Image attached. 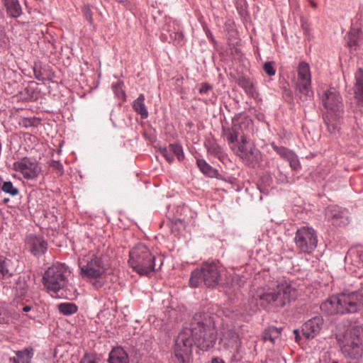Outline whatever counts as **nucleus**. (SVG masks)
Returning a JSON list of instances; mask_svg holds the SVG:
<instances>
[{
    "mask_svg": "<svg viewBox=\"0 0 363 363\" xmlns=\"http://www.w3.org/2000/svg\"><path fill=\"white\" fill-rule=\"evenodd\" d=\"M190 334L184 331L175 339L173 352L178 363H190L193 344L203 351L212 348L217 340V330L213 318L208 313H196L189 327Z\"/></svg>",
    "mask_w": 363,
    "mask_h": 363,
    "instance_id": "obj_1",
    "label": "nucleus"
},
{
    "mask_svg": "<svg viewBox=\"0 0 363 363\" xmlns=\"http://www.w3.org/2000/svg\"><path fill=\"white\" fill-rule=\"evenodd\" d=\"M363 307V288L352 292H342L329 297L320 306L327 315L354 313Z\"/></svg>",
    "mask_w": 363,
    "mask_h": 363,
    "instance_id": "obj_2",
    "label": "nucleus"
},
{
    "mask_svg": "<svg viewBox=\"0 0 363 363\" xmlns=\"http://www.w3.org/2000/svg\"><path fill=\"white\" fill-rule=\"evenodd\" d=\"M296 298V290L286 280L277 281L276 288L257 295L255 300L267 311H277Z\"/></svg>",
    "mask_w": 363,
    "mask_h": 363,
    "instance_id": "obj_3",
    "label": "nucleus"
},
{
    "mask_svg": "<svg viewBox=\"0 0 363 363\" xmlns=\"http://www.w3.org/2000/svg\"><path fill=\"white\" fill-rule=\"evenodd\" d=\"M322 101L327 110L323 115L327 130L330 134H336L340 129L344 113L342 96L338 91L331 87L323 92Z\"/></svg>",
    "mask_w": 363,
    "mask_h": 363,
    "instance_id": "obj_4",
    "label": "nucleus"
},
{
    "mask_svg": "<svg viewBox=\"0 0 363 363\" xmlns=\"http://www.w3.org/2000/svg\"><path fill=\"white\" fill-rule=\"evenodd\" d=\"M128 263L140 276L150 277L152 272L160 269L163 258H157L145 245L139 243L130 250Z\"/></svg>",
    "mask_w": 363,
    "mask_h": 363,
    "instance_id": "obj_5",
    "label": "nucleus"
},
{
    "mask_svg": "<svg viewBox=\"0 0 363 363\" xmlns=\"http://www.w3.org/2000/svg\"><path fill=\"white\" fill-rule=\"evenodd\" d=\"M80 276L85 279L92 281L96 289H101L104 285L103 275L107 271L108 264L103 255L88 254L79 260Z\"/></svg>",
    "mask_w": 363,
    "mask_h": 363,
    "instance_id": "obj_6",
    "label": "nucleus"
},
{
    "mask_svg": "<svg viewBox=\"0 0 363 363\" xmlns=\"http://www.w3.org/2000/svg\"><path fill=\"white\" fill-rule=\"evenodd\" d=\"M220 269L218 262H203L199 269L191 272L189 286L191 288H197L203 283L207 288H216L220 284L222 279Z\"/></svg>",
    "mask_w": 363,
    "mask_h": 363,
    "instance_id": "obj_7",
    "label": "nucleus"
},
{
    "mask_svg": "<svg viewBox=\"0 0 363 363\" xmlns=\"http://www.w3.org/2000/svg\"><path fill=\"white\" fill-rule=\"evenodd\" d=\"M70 274L69 267L65 264H54L45 272L43 277V284L48 290L57 293L66 286Z\"/></svg>",
    "mask_w": 363,
    "mask_h": 363,
    "instance_id": "obj_8",
    "label": "nucleus"
},
{
    "mask_svg": "<svg viewBox=\"0 0 363 363\" xmlns=\"http://www.w3.org/2000/svg\"><path fill=\"white\" fill-rule=\"evenodd\" d=\"M358 332L357 328H352L350 338L341 347L342 353L348 363H359L362 357L363 346Z\"/></svg>",
    "mask_w": 363,
    "mask_h": 363,
    "instance_id": "obj_9",
    "label": "nucleus"
},
{
    "mask_svg": "<svg viewBox=\"0 0 363 363\" xmlns=\"http://www.w3.org/2000/svg\"><path fill=\"white\" fill-rule=\"evenodd\" d=\"M294 242L296 247L301 252L311 254L317 247L318 238L316 232L311 227H301L296 232Z\"/></svg>",
    "mask_w": 363,
    "mask_h": 363,
    "instance_id": "obj_10",
    "label": "nucleus"
},
{
    "mask_svg": "<svg viewBox=\"0 0 363 363\" xmlns=\"http://www.w3.org/2000/svg\"><path fill=\"white\" fill-rule=\"evenodd\" d=\"M297 87L300 93V99L303 101L308 100L313 96L311 90V75L309 65L303 61L298 64V68Z\"/></svg>",
    "mask_w": 363,
    "mask_h": 363,
    "instance_id": "obj_11",
    "label": "nucleus"
},
{
    "mask_svg": "<svg viewBox=\"0 0 363 363\" xmlns=\"http://www.w3.org/2000/svg\"><path fill=\"white\" fill-rule=\"evenodd\" d=\"M13 165L14 170L20 172L26 179H35L41 172L40 164L31 157H23Z\"/></svg>",
    "mask_w": 363,
    "mask_h": 363,
    "instance_id": "obj_12",
    "label": "nucleus"
},
{
    "mask_svg": "<svg viewBox=\"0 0 363 363\" xmlns=\"http://www.w3.org/2000/svg\"><path fill=\"white\" fill-rule=\"evenodd\" d=\"M246 122L238 114L232 118L230 127L222 126V136L225 138L228 144H234L239 138L242 139V136H246L243 132V128L247 127Z\"/></svg>",
    "mask_w": 363,
    "mask_h": 363,
    "instance_id": "obj_13",
    "label": "nucleus"
},
{
    "mask_svg": "<svg viewBox=\"0 0 363 363\" xmlns=\"http://www.w3.org/2000/svg\"><path fill=\"white\" fill-rule=\"evenodd\" d=\"M48 245V242L42 235L30 234L26 238V248L37 258L45 254Z\"/></svg>",
    "mask_w": 363,
    "mask_h": 363,
    "instance_id": "obj_14",
    "label": "nucleus"
},
{
    "mask_svg": "<svg viewBox=\"0 0 363 363\" xmlns=\"http://www.w3.org/2000/svg\"><path fill=\"white\" fill-rule=\"evenodd\" d=\"M325 216L328 221L335 226L342 227L348 223L347 211L339 206H330L326 211Z\"/></svg>",
    "mask_w": 363,
    "mask_h": 363,
    "instance_id": "obj_15",
    "label": "nucleus"
},
{
    "mask_svg": "<svg viewBox=\"0 0 363 363\" xmlns=\"http://www.w3.org/2000/svg\"><path fill=\"white\" fill-rule=\"evenodd\" d=\"M220 344L225 350L235 349L237 353L241 347L239 335L234 329H223Z\"/></svg>",
    "mask_w": 363,
    "mask_h": 363,
    "instance_id": "obj_16",
    "label": "nucleus"
},
{
    "mask_svg": "<svg viewBox=\"0 0 363 363\" xmlns=\"http://www.w3.org/2000/svg\"><path fill=\"white\" fill-rule=\"evenodd\" d=\"M323 325V318L321 316H315L301 326V333L306 339H313L320 331Z\"/></svg>",
    "mask_w": 363,
    "mask_h": 363,
    "instance_id": "obj_17",
    "label": "nucleus"
},
{
    "mask_svg": "<svg viewBox=\"0 0 363 363\" xmlns=\"http://www.w3.org/2000/svg\"><path fill=\"white\" fill-rule=\"evenodd\" d=\"M18 260L0 255V279L10 278L16 272Z\"/></svg>",
    "mask_w": 363,
    "mask_h": 363,
    "instance_id": "obj_18",
    "label": "nucleus"
},
{
    "mask_svg": "<svg viewBox=\"0 0 363 363\" xmlns=\"http://www.w3.org/2000/svg\"><path fill=\"white\" fill-rule=\"evenodd\" d=\"M240 159L244 162L245 165L251 168H255L261 164L262 154L255 146H250L249 150L244 155L242 154Z\"/></svg>",
    "mask_w": 363,
    "mask_h": 363,
    "instance_id": "obj_19",
    "label": "nucleus"
},
{
    "mask_svg": "<svg viewBox=\"0 0 363 363\" xmlns=\"http://www.w3.org/2000/svg\"><path fill=\"white\" fill-rule=\"evenodd\" d=\"M347 40V46L349 48L350 52L353 53L360 46L362 42V32L360 28H352L345 36Z\"/></svg>",
    "mask_w": 363,
    "mask_h": 363,
    "instance_id": "obj_20",
    "label": "nucleus"
},
{
    "mask_svg": "<svg viewBox=\"0 0 363 363\" xmlns=\"http://www.w3.org/2000/svg\"><path fill=\"white\" fill-rule=\"evenodd\" d=\"M28 280V276H20L18 277L13 286L15 299L21 301L28 296L29 290Z\"/></svg>",
    "mask_w": 363,
    "mask_h": 363,
    "instance_id": "obj_21",
    "label": "nucleus"
},
{
    "mask_svg": "<svg viewBox=\"0 0 363 363\" xmlns=\"http://www.w3.org/2000/svg\"><path fill=\"white\" fill-rule=\"evenodd\" d=\"M7 14L13 18L20 17L22 13V8L18 0H1Z\"/></svg>",
    "mask_w": 363,
    "mask_h": 363,
    "instance_id": "obj_22",
    "label": "nucleus"
},
{
    "mask_svg": "<svg viewBox=\"0 0 363 363\" xmlns=\"http://www.w3.org/2000/svg\"><path fill=\"white\" fill-rule=\"evenodd\" d=\"M236 82L242 89H244L247 95L254 97L257 94L255 84L249 77L243 74H240L236 80Z\"/></svg>",
    "mask_w": 363,
    "mask_h": 363,
    "instance_id": "obj_23",
    "label": "nucleus"
},
{
    "mask_svg": "<svg viewBox=\"0 0 363 363\" xmlns=\"http://www.w3.org/2000/svg\"><path fill=\"white\" fill-rule=\"evenodd\" d=\"M108 363H128V356L121 347L113 348L109 353Z\"/></svg>",
    "mask_w": 363,
    "mask_h": 363,
    "instance_id": "obj_24",
    "label": "nucleus"
},
{
    "mask_svg": "<svg viewBox=\"0 0 363 363\" xmlns=\"http://www.w3.org/2000/svg\"><path fill=\"white\" fill-rule=\"evenodd\" d=\"M205 146L208 154L218 157L220 161H223L225 158L226 155L223 148L216 143L215 139L208 140L205 143Z\"/></svg>",
    "mask_w": 363,
    "mask_h": 363,
    "instance_id": "obj_25",
    "label": "nucleus"
},
{
    "mask_svg": "<svg viewBox=\"0 0 363 363\" xmlns=\"http://www.w3.org/2000/svg\"><path fill=\"white\" fill-rule=\"evenodd\" d=\"M133 109L140 116L142 119H146L148 117V111L145 105V96L140 94L138 97L133 101L132 104Z\"/></svg>",
    "mask_w": 363,
    "mask_h": 363,
    "instance_id": "obj_26",
    "label": "nucleus"
},
{
    "mask_svg": "<svg viewBox=\"0 0 363 363\" xmlns=\"http://www.w3.org/2000/svg\"><path fill=\"white\" fill-rule=\"evenodd\" d=\"M232 149V150L235 153L237 156L240 158L242 155L245 154L247 150H249L250 147H248V140L247 136H242V139L238 140V142L234 144H228Z\"/></svg>",
    "mask_w": 363,
    "mask_h": 363,
    "instance_id": "obj_27",
    "label": "nucleus"
},
{
    "mask_svg": "<svg viewBox=\"0 0 363 363\" xmlns=\"http://www.w3.org/2000/svg\"><path fill=\"white\" fill-rule=\"evenodd\" d=\"M196 164L201 172L207 177L213 178L218 174V170L212 167L203 159H197Z\"/></svg>",
    "mask_w": 363,
    "mask_h": 363,
    "instance_id": "obj_28",
    "label": "nucleus"
},
{
    "mask_svg": "<svg viewBox=\"0 0 363 363\" xmlns=\"http://www.w3.org/2000/svg\"><path fill=\"white\" fill-rule=\"evenodd\" d=\"M282 330L281 328H277L274 326H270L266 328L262 334V337L264 341H270L274 343L275 340L277 339L281 335Z\"/></svg>",
    "mask_w": 363,
    "mask_h": 363,
    "instance_id": "obj_29",
    "label": "nucleus"
},
{
    "mask_svg": "<svg viewBox=\"0 0 363 363\" xmlns=\"http://www.w3.org/2000/svg\"><path fill=\"white\" fill-rule=\"evenodd\" d=\"M59 312L64 315H71L78 311L77 306L71 302L61 303L57 305Z\"/></svg>",
    "mask_w": 363,
    "mask_h": 363,
    "instance_id": "obj_30",
    "label": "nucleus"
},
{
    "mask_svg": "<svg viewBox=\"0 0 363 363\" xmlns=\"http://www.w3.org/2000/svg\"><path fill=\"white\" fill-rule=\"evenodd\" d=\"M32 350L25 349L23 351L16 352V358L13 357V363H29V360L32 358Z\"/></svg>",
    "mask_w": 363,
    "mask_h": 363,
    "instance_id": "obj_31",
    "label": "nucleus"
},
{
    "mask_svg": "<svg viewBox=\"0 0 363 363\" xmlns=\"http://www.w3.org/2000/svg\"><path fill=\"white\" fill-rule=\"evenodd\" d=\"M356 94H359V99L363 101V69L359 68L355 73Z\"/></svg>",
    "mask_w": 363,
    "mask_h": 363,
    "instance_id": "obj_32",
    "label": "nucleus"
},
{
    "mask_svg": "<svg viewBox=\"0 0 363 363\" xmlns=\"http://www.w3.org/2000/svg\"><path fill=\"white\" fill-rule=\"evenodd\" d=\"M123 86V82L122 81H118L117 82L112 84V89L115 96L124 102L126 101V94Z\"/></svg>",
    "mask_w": 363,
    "mask_h": 363,
    "instance_id": "obj_33",
    "label": "nucleus"
},
{
    "mask_svg": "<svg viewBox=\"0 0 363 363\" xmlns=\"http://www.w3.org/2000/svg\"><path fill=\"white\" fill-rule=\"evenodd\" d=\"M169 227L172 233L178 234L181 230L185 228L186 222L184 218H173L170 220Z\"/></svg>",
    "mask_w": 363,
    "mask_h": 363,
    "instance_id": "obj_34",
    "label": "nucleus"
},
{
    "mask_svg": "<svg viewBox=\"0 0 363 363\" xmlns=\"http://www.w3.org/2000/svg\"><path fill=\"white\" fill-rule=\"evenodd\" d=\"M2 191L11 196H16L19 194V190L14 186L11 181H4L2 185Z\"/></svg>",
    "mask_w": 363,
    "mask_h": 363,
    "instance_id": "obj_35",
    "label": "nucleus"
},
{
    "mask_svg": "<svg viewBox=\"0 0 363 363\" xmlns=\"http://www.w3.org/2000/svg\"><path fill=\"white\" fill-rule=\"evenodd\" d=\"M33 69L34 77L36 79L42 82H44L47 79H50V76L45 74L46 70L45 69H43L40 65L35 63Z\"/></svg>",
    "mask_w": 363,
    "mask_h": 363,
    "instance_id": "obj_36",
    "label": "nucleus"
},
{
    "mask_svg": "<svg viewBox=\"0 0 363 363\" xmlns=\"http://www.w3.org/2000/svg\"><path fill=\"white\" fill-rule=\"evenodd\" d=\"M169 145L173 155H175L179 161H182L184 159V154L182 145L180 143H171Z\"/></svg>",
    "mask_w": 363,
    "mask_h": 363,
    "instance_id": "obj_37",
    "label": "nucleus"
},
{
    "mask_svg": "<svg viewBox=\"0 0 363 363\" xmlns=\"http://www.w3.org/2000/svg\"><path fill=\"white\" fill-rule=\"evenodd\" d=\"M271 145L273 150L285 160H287L289 157L293 153V151L289 150L285 147L278 146L274 143H272Z\"/></svg>",
    "mask_w": 363,
    "mask_h": 363,
    "instance_id": "obj_38",
    "label": "nucleus"
},
{
    "mask_svg": "<svg viewBox=\"0 0 363 363\" xmlns=\"http://www.w3.org/2000/svg\"><path fill=\"white\" fill-rule=\"evenodd\" d=\"M159 152L169 163H172L174 160V157L170 150L169 145L168 147H160Z\"/></svg>",
    "mask_w": 363,
    "mask_h": 363,
    "instance_id": "obj_39",
    "label": "nucleus"
},
{
    "mask_svg": "<svg viewBox=\"0 0 363 363\" xmlns=\"http://www.w3.org/2000/svg\"><path fill=\"white\" fill-rule=\"evenodd\" d=\"M170 38L174 40V43H176L178 45L184 44V35L182 33V31L179 30V29L177 30H175L169 34Z\"/></svg>",
    "mask_w": 363,
    "mask_h": 363,
    "instance_id": "obj_40",
    "label": "nucleus"
},
{
    "mask_svg": "<svg viewBox=\"0 0 363 363\" xmlns=\"http://www.w3.org/2000/svg\"><path fill=\"white\" fill-rule=\"evenodd\" d=\"M286 160L289 162V165L293 169L298 170L301 169V164L298 156L294 152Z\"/></svg>",
    "mask_w": 363,
    "mask_h": 363,
    "instance_id": "obj_41",
    "label": "nucleus"
},
{
    "mask_svg": "<svg viewBox=\"0 0 363 363\" xmlns=\"http://www.w3.org/2000/svg\"><path fill=\"white\" fill-rule=\"evenodd\" d=\"M263 69L266 74L269 76H274L276 74V69L274 67V62H267L263 65Z\"/></svg>",
    "mask_w": 363,
    "mask_h": 363,
    "instance_id": "obj_42",
    "label": "nucleus"
},
{
    "mask_svg": "<svg viewBox=\"0 0 363 363\" xmlns=\"http://www.w3.org/2000/svg\"><path fill=\"white\" fill-rule=\"evenodd\" d=\"M282 96L284 101L289 104H291L294 101L293 93L291 90L289 88H286V86L283 87Z\"/></svg>",
    "mask_w": 363,
    "mask_h": 363,
    "instance_id": "obj_43",
    "label": "nucleus"
},
{
    "mask_svg": "<svg viewBox=\"0 0 363 363\" xmlns=\"http://www.w3.org/2000/svg\"><path fill=\"white\" fill-rule=\"evenodd\" d=\"M40 123V119L38 118H24L23 125L26 128L37 126Z\"/></svg>",
    "mask_w": 363,
    "mask_h": 363,
    "instance_id": "obj_44",
    "label": "nucleus"
},
{
    "mask_svg": "<svg viewBox=\"0 0 363 363\" xmlns=\"http://www.w3.org/2000/svg\"><path fill=\"white\" fill-rule=\"evenodd\" d=\"M83 13L85 18L87 20V21L89 23L90 25H93L94 20H93V13L90 9V7L89 6H84L83 7Z\"/></svg>",
    "mask_w": 363,
    "mask_h": 363,
    "instance_id": "obj_45",
    "label": "nucleus"
},
{
    "mask_svg": "<svg viewBox=\"0 0 363 363\" xmlns=\"http://www.w3.org/2000/svg\"><path fill=\"white\" fill-rule=\"evenodd\" d=\"M50 167L57 170L60 174L63 173V166L60 161L51 160L50 163Z\"/></svg>",
    "mask_w": 363,
    "mask_h": 363,
    "instance_id": "obj_46",
    "label": "nucleus"
},
{
    "mask_svg": "<svg viewBox=\"0 0 363 363\" xmlns=\"http://www.w3.org/2000/svg\"><path fill=\"white\" fill-rule=\"evenodd\" d=\"M213 86L208 83H203L199 89L201 94H207L208 91H212Z\"/></svg>",
    "mask_w": 363,
    "mask_h": 363,
    "instance_id": "obj_47",
    "label": "nucleus"
},
{
    "mask_svg": "<svg viewBox=\"0 0 363 363\" xmlns=\"http://www.w3.org/2000/svg\"><path fill=\"white\" fill-rule=\"evenodd\" d=\"M7 318L6 310L0 306V323H4Z\"/></svg>",
    "mask_w": 363,
    "mask_h": 363,
    "instance_id": "obj_48",
    "label": "nucleus"
},
{
    "mask_svg": "<svg viewBox=\"0 0 363 363\" xmlns=\"http://www.w3.org/2000/svg\"><path fill=\"white\" fill-rule=\"evenodd\" d=\"M116 1L119 2L120 4H121L123 6H125L128 9L130 10L132 9V4H131L130 0H116Z\"/></svg>",
    "mask_w": 363,
    "mask_h": 363,
    "instance_id": "obj_49",
    "label": "nucleus"
},
{
    "mask_svg": "<svg viewBox=\"0 0 363 363\" xmlns=\"http://www.w3.org/2000/svg\"><path fill=\"white\" fill-rule=\"evenodd\" d=\"M294 334L295 335L294 338H295V341L296 342H299L300 340H301V335H300V331L298 329H295L294 330Z\"/></svg>",
    "mask_w": 363,
    "mask_h": 363,
    "instance_id": "obj_50",
    "label": "nucleus"
},
{
    "mask_svg": "<svg viewBox=\"0 0 363 363\" xmlns=\"http://www.w3.org/2000/svg\"><path fill=\"white\" fill-rule=\"evenodd\" d=\"M301 27L303 30V33L306 35H309V28L308 26L306 24V23L302 22Z\"/></svg>",
    "mask_w": 363,
    "mask_h": 363,
    "instance_id": "obj_51",
    "label": "nucleus"
},
{
    "mask_svg": "<svg viewBox=\"0 0 363 363\" xmlns=\"http://www.w3.org/2000/svg\"><path fill=\"white\" fill-rule=\"evenodd\" d=\"M211 363H225L220 357H215L211 360Z\"/></svg>",
    "mask_w": 363,
    "mask_h": 363,
    "instance_id": "obj_52",
    "label": "nucleus"
},
{
    "mask_svg": "<svg viewBox=\"0 0 363 363\" xmlns=\"http://www.w3.org/2000/svg\"><path fill=\"white\" fill-rule=\"evenodd\" d=\"M207 36H208V38H209V40H210L212 43H216V40H215V38H213V35H212L209 31L207 33Z\"/></svg>",
    "mask_w": 363,
    "mask_h": 363,
    "instance_id": "obj_53",
    "label": "nucleus"
},
{
    "mask_svg": "<svg viewBox=\"0 0 363 363\" xmlns=\"http://www.w3.org/2000/svg\"><path fill=\"white\" fill-rule=\"evenodd\" d=\"M31 309H32V307L30 306H26L23 308L22 311L24 313H28V312L30 311Z\"/></svg>",
    "mask_w": 363,
    "mask_h": 363,
    "instance_id": "obj_54",
    "label": "nucleus"
},
{
    "mask_svg": "<svg viewBox=\"0 0 363 363\" xmlns=\"http://www.w3.org/2000/svg\"><path fill=\"white\" fill-rule=\"evenodd\" d=\"M87 363H96L94 359H89Z\"/></svg>",
    "mask_w": 363,
    "mask_h": 363,
    "instance_id": "obj_55",
    "label": "nucleus"
},
{
    "mask_svg": "<svg viewBox=\"0 0 363 363\" xmlns=\"http://www.w3.org/2000/svg\"><path fill=\"white\" fill-rule=\"evenodd\" d=\"M311 4L313 8L317 7V4L315 2H313V1H311Z\"/></svg>",
    "mask_w": 363,
    "mask_h": 363,
    "instance_id": "obj_56",
    "label": "nucleus"
},
{
    "mask_svg": "<svg viewBox=\"0 0 363 363\" xmlns=\"http://www.w3.org/2000/svg\"><path fill=\"white\" fill-rule=\"evenodd\" d=\"M9 201V199H8V198H5V199H4V203H7Z\"/></svg>",
    "mask_w": 363,
    "mask_h": 363,
    "instance_id": "obj_57",
    "label": "nucleus"
},
{
    "mask_svg": "<svg viewBox=\"0 0 363 363\" xmlns=\"http://www.w3.org/2000/svg\"><path fill=\"white\" fill-rule=\"evenodd\" d=\"M87 356H88V354H86L84 355V359H83L82 360H81L80 363H82V361H83V360H84V359Z\"/></svg>",
    "mask_w": 363,
    "mask_h": 363,
    "instance_id": "obj_58",
    "label": "nucleus"
},
{
    "mask_svg": "<svg viewBox=\"0 0 363 363\" xmlns=\"http://www.w3.org/2000/svg\"><path fill=\"white\" fill-rule=\"evenodd\" d=\"M333 363H338L337 361H333Z\"/></svg>",
    "mask_w": 363,
    "mask_h": 363,
    "instance_id": "obj_59",
    "label": "nucleus"
}]
</instances>
